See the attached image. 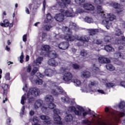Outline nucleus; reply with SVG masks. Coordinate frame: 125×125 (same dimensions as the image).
Listing matches in <instances>:
<instances>
[{"label":"nucleus","mask_w":125,"mask_h":125,"mask_svg":"<svg viewBox=\"0 0 125 125\" xmlns=\"http://www.w3.org/2000/svg\"><path fill=\"white\" fill-rule=\"evenodd\" d=\"M118 106L119 109L122 110V112H113L112 111L110 110L108 107L105 108V112H106V113H108V115H110L109 119L106 120L107 121V123H108V125H112V124L114 123V121L119 122L120 118L125 117V102L121 101L119 104Z\"/></svg>","instance_id":"nucleus-1"},{"label":"nucleus","mask_w":125,"mask_h":125,"mask_svg":"<svg viewBox=\"0 0 125 125\" xmlns=\"http://www.w3.org/2000/svg\"><path fill=\"white\" fill-rule=\"evenodd\" d=\"M62 31L63 33L66 34V36L64 37V39L68 42H74L76 39L78 41H81L82 42H88L89 41V38L87 36H77L75 37L72 35V31L69 28L63 26L62 28Z\"/></svg>","instance_id":"nucleus-2"},{"label":"nucleus","mask_w":125,"mask_h":125,"mask_svg":"<svg viewBox=\"0 0 125 125\" xmlns=\"http://www.w3.org/2000/svg\"><path fill=\"white\" fill-rule=\"evenodd\" d=\"M107 120L104 121L102 119H100L97 117V120L92 118L91 121H89L88 119H84L82 120L81 124L82 125H109V123H107Z\"/></svg>","instance_id":"nucleus-3"},{"label":"nucleus","mask_w":125,"mask_h":125,"mask_svg":"<svg viewBox=\"0 0 125 125\" xmlns=\"http://www.w3.org/2000/svg\"><path fill=\"white\" fill-rule=\"evenodd\" d=\"M41 93V91L38 88H31L29 89L27 93V97L28 98V102L31 103L35 100L33 97L39 96Z\"/></svg>","instance_id":"nucleus-4"},{"label":"nucleus","mask_w":125,"mask_h":125,"mask_svg":"<svg viewBox=\"0 0 125 125\" xmlns=\"http://www.w3.org/2000/svg\"><path fill=\"white\" fill-rule=\"evenodd\" d=\"M77 108L79 110H77L75 106H70L69 108V110L71 111V112H74L76 116L81 117L82 116V112L84 111V109L80 105H78Z\"/></svg>","instance_id":"nucleus-5"},{"label":"nucleus","mask_w":125,"mask_h":125,"mask_svg":"<svg viewBox=\"0 0 125 125\" xmlns=\"http://www.w3.org/2000/svg\"><path fill=\"white\" fill-rule=\"evenodd\" d=\"M54 115L53 116L54 120L55 121V124L56 125H61V118L59 115H58V114H60V110L58 109H55L53 111Z\"/></svg>","instance_id":"nucleus-6"},{"label":"nucleus","mask_w":125,"mask_h":125,"mask_svg":"<svg viewBox=\"0 0 125 125\" xmlns=\"http://www.w3.org/2000/svg\"><path fill=\"white\" fill-rule=\"evenodd\" d=\"M39 118L42 121H46L43 122L44 125H51L52 122L50 120V118L48 116L42 115L39 116Z\"/></svg>","instance_id":"nucleus-7"},{"label":"nucleus","mask_w":125,"mask_h":125,"mask_svg":"<svg viewBox=\"0 0 125 125\" xmlns=\"http://www.w3.org/2000/svg\"><path fill=\"white\" fill-rule=\"evenodd\" d=\"M98 61L99 63L102 64H109L111 63V60L109 58H107L104 56L99 57L98 58Z\"/></svg>","instance_id":"nucleus-8"},{"label":"nucleus","mask_w":125,"mask_h":125,"mask_svg":"<svg viewBox=\"0 0 125 125\" xmlns=\"http://www.w3.org/2000/svg\"><path fill=\"white\" fill-rule=\"evenodd\" d=\"M70 10L71 12H69L68 11H65L64 9H61L60 10L61 13H63V16H66V17H74V15H73V8H71Z\"/></svg>","instance_id":"nucleus-9"},{"label":"nucleus","mask_w":125,"mask_h":125,"mask_svg":"<svg viewBox=\"0 0 125 125\" xmlns=\"http://www.w3.org/2000/svg\"><path fill=\"white\" fill-rule=\"evenodd\" d=\"M115 43L116 44H122L125 46V37L123 36L120 39H117L115 40Z\"/></svg>","instance_id":"nucleus-10"},{"label":"nucleus","mask_w":125,"mask_h":125,"mask_svg":"<svg viewBox=\"0 0 125 125\" xmlns=\"http://www.w3.org/2000/svg\"><path fill=\"white\" fill-rule=\"evenodd\" d=\"M54 18L58 22H62L64 20V15L63 13L57 14Z\"/></svg>","instance_id":"nucleus-11"},{"label":"nucleus","mask_w":125,"mask_h":125,"mask_svg":"<svg viewBox=\"0 0 125 125\" xmlns=\"http://www.w3.org/2000/svg\"><path fill=\"white\" fill-rule=\"evenodd\" d=\"M91 76L90 72L86 70L83 71L81 73V77L83 79H88L90 78Z\"/></svg>","instance_id":"nucleus-12"},{"label":"nucleus","mask_w":125,"mask_h":125,"mask_svg":"<svg viewBox=\"0 0 125 125\" xmlns=\"http://www.w3.org/2000/svg\"><path fill=\"white\" fill-rule=\"evenodd\" d=\"M69 47V43L68 42H62L59 44L60 49L66 50Z\"/></svg>","instance_id":"nucleus-13"},{"label":"nucleus","mask_w":125,"mask_h":125,"mask_svg":"<svg viewBox=\"0 0 125 125\" xmlns=\"http://www.w3.org/2000/svg\"><path fill=\"white\" fill-rule=\"evenodd\" d=\"M72 74L70 72L65 73L63 77V80L64 82H70L72 80Z\"/></svg>","instance_id":"nucleus-14"},{"label":"nucleus","mask_w":125,"mask_h":125,"mask_svg":"<svg viewBox=\"0 0 125 125\" xmlns=\"http://www.w3.org/2000/svg\"><path fill=\"white\" fill-rule=\"evenodd\" d=\"M48 64L52 67H56V66H58V62H57L54 59H51L49 60L48 61Z\"/></svg>","instance_id":"nucleus-15"},{"label":"nucleus","mask_w":125,"mask_h":125,"mask_svg":"<svg viewBox=\"0 0 125 125\" xmlns=\"http://www.w3.org/2000/svg\"><path fill=\"white\" fill-rule=\"evenodd\" d=\"M0 25L1 27H10V28H11V27L13 26V24L9 23V21L7 20H4L3 23H0Z\"/></svg>","instance_id":"nucleus-16"},{"label":"nucleus","mask_w":125,"mask_h":125,"mask_svg":"<svg viewBox=\"0 0 125 125\" xmlns=\"http://www.w3.org/2000/svg\"><path fill=\"white\" fill-rule=\"evenodd\" d=\"M45 101L46 102H49V103L53 102L54 101V98L51 95H47L44 97Z\"/></svg>","instance_id":"nucleus-17"},{"label":"nucleus","mask_w":125,"mask_h":125,"mask_svg":"<svg viewBox=\"0 0 125 125\" xmlns=\"http://www.w3.org/2000/svg\"><path fill=\"white\" fill-rule=\"evenodd\" d=\"M88 31L90 34V36H94L99 33V29H88Z\"/></svg>","instance_id":"nucleus-18"},{"label":"nucleus","mask_w":125,"mask_h":125,"mask_svg":"<svg viewBox=\"0 0 125 125\" xmlns=\"http://www.w3.org/2000/svg\"><path fill=\"white\" fill-rule=\"evenodd\" d=\"M62 2L60 3H59V5L61 6L62 8H65V7L66 6V4H70L71 3V0H62Z\"/></svg>","instance_id":"nucleus-19"},{"label":"nucleus","mask_w":125,"mask_h":125,"mask_svg":"<svg viewBox=\"0 0 125 125\" xmlns=\"http://www.w3.org/2000/svg\"><path fill=\"white\" fill-rule=\"evenodd\" d=\"M43 102H42V100L41 99H38L36 100L35 103V109H39L42 105Z\"/></svg>","instance_id":"nucleus-20"},{"label":"nucleus","mask_w":125,"mask_h":125,"mask_svg":"<svg viewBox=\"0 0 125 125\" xmlns=\"http://www.w3.org/2000/svg\"><path fill=\"white\" fill-rule=\"evenodd\" d=\"M83 7L86 10H94V6L91 4L86 3L84 4Z\"/></svg>","instance_id":"nucleus-21"},{"label":"nucleus","mask_w":125,"mask_h":125,"mask_svg":"<svg viewBox=\"0 0 125 125\" xmlns=\"http://www.w3.org/2000/svg\"><path fill=\"white\" fill-rule=\"evenodd\" d=\"M43 60V58L42 57H39L35 61L34 64H36L37 66L42 64V61Z\"/></svg>","instance_id":"nucleus-22"},{"label":"nucleus","mask_w":125,"mask_h":125,"mask_svg":"<svg viewBox=\"0 0 125 125\" xmlns=\"http://www.w3.org/2000/svg\"><path fill=\"white\" fill-rule=\"evenodd\" d=\"M82 92H90V91H93V92H96V90H94L92 89H88L87 88H86V85H84V86L83 87V89H82Z\"/></svg>","instance_id":"nucleus-23"},{"label":"nucleus","mask_w":125,"mask_h":125,"mask_svg":"<svg viewBox=\"0 0 125 125\" xmlns=\"http://www.w3.org/2000/svg\"><path fill=\"white\" fill-rule=\"evenodd\" d=\"M45 74L47 77H51L53 74V70L51 69H47L45 70Z\"/></svg>","instance_id":"nucleus-24"},{"label":"nucleus","mask_w":125,"mask_h":125,"mask_svg":"<svg viewBox=\"0 0 125 125\" xmlns=\"http://www.w3.org/2000/svg\"><path fill=\"white\" fill-rule=\"evenodd\" d=\"M2 88L3 90V95H6V94H7V90L9 88L8 85L3 84L2 85Z\"/></svg>","instance_id":"nucleus-25"},{"label":"nucleus","mask_w":125,"mask_h":125,"mask_svg":"<svg viewBox=\"0 0 125 125\" xmlns=\"http://www.w3.org/2000/svg\"><path fill=\"white\" fill-rule=\"evenodd\" d=\"M69 27L70 28L73 29V30H75V31H77V30L79 29V27H78V25H77L76 23H73V22H70Z\"/></svg>","instance_id":"nucleus-26"},{"label":"nucleus","mask_w":125,"mask_h":125,"mask_svg":"<svg viewBox=\"0 0 125 125\" xmlns=\"http://www.w3.org/2000/svg\"><path fill=\"white\" fill-rule=\"evenodd\" d=\"M105 67L109 71H115V67L111 64H106Z\"/></svg>","instance_id":"nucleus-27"},{"label":"nucleus","mask_w":125,"mask_h":125,"mask_svg":"<svg viewBox=\"0 0 125 125\" xmlns=\"http://www.w3.org/2000/svg\"><path fill=\"white\" fill-rule=\"evenodd\" d=\"M72 83H74L75 85L76 86H81V81L79 80L78 79H74L72 80Z\"/></svg>","instance_id":"nucleus-28"},{"label":"nucleus","mask_w":125,"mask_h":125,"mask_svg":"<svg viewBox=\"0 0 125 125\" xmlns=\"http://www.w3.org/2000/svg\"><path fill=\"white\" fill-rule=\"evenodd\" d=\"M104 49L105 50H106V51H107V52H109L110 51H114L113 48L109 45H106V46H105Z\"/></svg>","instance_id":"nucleus-29"},{"label":"nucleus","mask_w":125,"mask_h":125,"mask_svg":"<svg viewBox=\"0 0 125 125\" xmlns=\"http://www.w3.org/2000/svg\"><path fill=\"white\" fill-rule=\"evenodd\" d=\"M73 115L71 114H68L66 117H65V121L66 122H72L73 121Z\"/></svg>","instance_id":"nucleus-30"},{"label":"nucleus","mask_w":125,"mask_h":125,"mask_svg":"<svg viewBox=\"0 0 125 125\" xmlns=\"http://www.w3.org/2000/svg\"><path fill=\"white\" fill-rule=\"evenodd\" d=\"M69 71V69H68V68L67 67H61L60 68V73L61 74H64V73H65V72Z\"/></svg>","instance_id":"nucleus-31"},{"label":"nucleus","mask_w":125,"mask_h":125,"mask_svg":"<svg viewBox=\"0 0 125 125\" xmlns=\"http://www.w3.org/2000/svg\"><path fill=\"white\" fill-rule=\"evenodd\" d=\"M107 19H108V21H109V22H111V21H113L116 19V16L112 14H110L108 18H107Z\"/></svg>","instance_id":"nucleus-32"},{"label":"nucleus","mask_w":125,"mask_h":125,"mask_svg":"<svg viewBox=\"0 0 125 125\" xmlns=\"http://www.w3.org/2000/svg\"><path fill=\"white\" fill-rule=\"evenodd\" d=\"M84 21L85 22H87V23H92L93 22V19L89 17H86L84 18Z\"/></svg>","instance_id":"nucleus-33"},{"label":"nucleus","mask_w":125,"mask_h":125,"mask_svg":"<svg viewBox=\"0 0 125 125\" xmlns=\"http://www.w3.org/2000/svg\"><path fill=\"white\" fill-rule=\"evenodd\" d=\"M33 122L34 123H35L34 125H41L38 124V123H39L40 120H39V118H38V117H37L36 116H34Z\"/></svg>","instance_id":"nucleus-34"},{"label":"nucleus","mask_w":125,"mask_h":125,"mask_svg":"<svg viewBox=\"0 0 125 125\" xmlns=\"http://www.w3.org/2000/svg\"><path fill=\"white\" fill-rule=\"evenodd\" d=\"M61 100L62 102H63L64 103L65 102L69 103V102H70V99L66 96L62 97Z\"/></svg>","instance_id":"nucleus-35"},{"label":"nucleus","mask_w":125,"mask_h":125,"mask_svg":"<svg viewBox=\"0 0 125 125\" xmlns=\"http://www.w3.org/2000/svg\"><path fill=\"white\" fill-rule=\"evenodd\" d=\"M42 49L44 51H48L50 49V47L48 45H44L42 46Z\"/></svg>","instance_id":"nucleus-36"},{"label":"nucleus","mask_w":125,"mask_h":125,"mask_svg":"<svg viewBox=\"0 0 125 125\" xmlns=\"http://www.w3.org/2000/svg\"><path fill=\"white\" fill-rule=\"evenodd\" d=\"M50 92L51 94L54 95L55 96H58V95H59V93L54 89L51 88Z\"/></svg>","instance_id":"nucleus-37"},{"label":"nucleus","mask_w":125,"mask_h":125,"mask_svg":"<svg viewBox=\"0 0 125 125\" xmlns=\"http://www.w3.org/2000/svg\"><path fill=\"white\" fill-rule=\"evenodd\" d=\"M57 59H58L57 62H58V64H59V65H62V64H63V63H64V62H65V60L62 59V58H61L59 56L57 57Z\"/></svg>","instance_id":"nucleus-38"},{"label":"nucleus","mask_w":125,"mask_h":125,"mask_svg":"<svg viewBox=\"0 0 125 125\" xmlns=\"http://www.w3.org/2000/svg\"><path fill=\"white\" fill-rule=\"evenodd\" d=\"M111 5L114 8H116L117 9H120V6H121V5L117 2L111 3Z\"/></svg>","instance_id":"nucleus-39"},{"label":"nucleus","mask_w":125,"mask_h":125,"mask_svg":"<svg viewBox=\"0 0 125 125\" xmlns=\"http://www.w3.org/2000/svg\"><path fill=\"white\" fill-rule=\"evenodd\" d=\"M111 21H110L108 19H106V20H104L102 21V24L104 25H111Z\"/></svg>","instance_id":"nucleus-40"},{"label":"nucleus","mask_w":125,"mask_h":125,"mask_svg":"<svg viewBox=\"0 0 125 125\" xmlns=\"http://www.w3.org/2000/svg\"><path fill=\"white\" fill-rule=\"evenodd\" d=\"M46 18L48 22H52V20H53V18L51 16V15H50L49 13L47 14L46 15Z\"/></svg>","instance_id":"nucleus-41"},{"label":"nucleus","mask_w":125,"mask_h":125,"mask_svg":"<svg viewBox=\"0 0 125 125\" xmlns=\"http://www.w3.org/2000/svg\"><path fill=\"white\" fill-rule=\"evenodd\" d=\"M56 107V105H55V104H54V103H50L49 104H48V107L49 109H54L55 107Z\"/></svg>","instance_id":"nucleus-42"},{"label":"nucleus","mask_w":125,"mask_h":125,"mask_svg":"<svg viewBox=\"0 0 125 125\" xmlns=\"http://www.w3.org/2000/svg\"><path fill=\"white\" fill-rule=\"evenodd\" d=\"M104 39L105 42H111V41H112V37L109 36H105Z\"/></svg>","instance_id":"nucleus-43"},{"label":"nucleus","mask_w":125,"mask_h":125,"mask_svg":"<svg viewBox=\"0 0 125 125\" xmlns=\"http://www.w3.org/2000/svg\"><path fill=\"white\" fill-rule=\"evenodd\" d=\"M97 9L98 10V13H99V14H100L104 12L103 11V10L102 9V7L100 5L97 6Z\"/></svg>","instance_id":"nucleus-44"},{"label":"nucleus","mask_w":125,"mask_h":125,"mask_svg":"<svg viewBox=\"0 0 125 125\" xmlns=\"http://www.w3.org/2000/svg\"><path fill=\"white\" fill-rule=\"evenodd\" d=\"M36 84L37 85H41L42 84V79H37L35 81Z\"/></svg>","instance_id":"nucleus-45"},{"label":"nucleus","mask_w":125,"mask_h":125,"mask_svg":"<svg viewBox=\"0 0 125 125\" xmlns=\"http://www.w3.org/2000/svg\"><path fill=\"white\" fill-rule=\"evenodd\" d=\"M81 55L82 56H86L87 55V52L85 50H82L81 51Z\"/></svg>","instance_id":"nucleus-46"},{"label":"nucleus","mask_w":125,"mask_h":125,"mask_svg":"<svg viewBox=\"0 0 125 125\" xmlns=\"http://www.w3.org/2000/svg\"><path fill=\"white\" fill-rule=\"evenodd\" d=\"M38 67H34L31 72V76H34L38 72Z\"/></svg>","instance_id":"nucleus-47"},{"label":"nucleus","mask_w":125,"mask_h":125,"mask_svg":"<svg viewBox=\"0 0 125 125\" xmlns=\"http://www.w3.org/2000/svg\"><path fill=\"white\" fill-rule=\"evenodd\" d=\"M42 113H44V114H47V113L48 112L47 107L45 106H42Z\"/></svg>","instance_id":"nucleus-48"},{"label":"nucleus","mask_w":125,"mask_h":125,"mask_svg":"<svg viewBox=\"0 0 125 125\" xmlns=\"http://www.w3.org/2000/svg\"><path fill=\"white\" fill-rule=\"evenodd\" d=\"M57 89H58V91L61 92V93H62V94H66V92H65V91H64V90H63V89H62V87H58L57 88Z\"/></svg>","instance_id":"nucleus-49"},{"label":"nucleus","mask_w":125,"mask_h":125,"mask_svg":"<svg viewBox=\"0 0 125 125\" xmlns=\"http://www.w3.org/2000/svg\"><path fill=\"white\" fill-rule=\"evenodd\" d=\"M20 58L21 59L20 60V62L21 63H23V62H24V60H23V59H24V54H23V52H21V55Z\"/></svg>","instance_id":"nucleus-50"},{"label":"nucleus","mask_w":125,"mask_h":125,"mask_svg":"<svg viewBox=\"0 0 125 125\" xmlns=\"http://www.w3.org/2000/svg\"><path fill=\"white\" fill-rule=\"evenodd\" d=\"M92 66V70L94 72H95V71H99V68H98V67H97L95 64H93Z\"/></svg>","instance_id":"nucleus-51"},{"label":"nucleus","mask_w":125,"mask_h":125,"mask_svg":"<svg viewBox=\"0 0 125 125\" xmlns=\"http://www.w3.org/2000/svg\"><path fill=\"white\" fill-rule=\"evenodd\" d=\"M25 100H26V94L23 95L21 97V104L22 105H24V101H25Z\"/></svg>","instance_id":"nucleus-52"},{"label":"nucleus","mask_w":125,"mask_h":125,"mask_svg":"<svg viewBox=\"0 0 125 125\" xmlns=\"http://www.w3.org/2000/svg\"><path fill=\"white\" fill-rule=\"evenodd\" d=\"M121 34H122V31L120 30V29H116L115 31L116 36H121Z\"/></svg>","instance_id":"nucleus-53"},{"label":"nucleus","mask_w":125,"mask_h":125,"mask_svg":"<svg viewBox=\"0 0 125 125\" xmlns=\"http://www.w3.org/2000/svg\"><path fill=\"white\" fill-rule=\"evenodd\" d=\"M114 56L116 58H120V57H122V54H121V53L116 52L114 54Z\"/></svg>","instance_id":"nucleus-54"},{"label":"nucleus","mask_w":125,"mask_h":125,"mask_svg":"<svg viewBox=\"0 0 125 125\" xmlns=\"http://www.w3.org/2000/svg\"><path fill=\"white\" fill-rule=\"evenodd\" d=\"M75 2L78 4H81V3H83L85 1V0H75Z\"/></svg>","instance_id":"nucleus-55"},{"label":"nucleus","mask_w":125,"mask_h":125,"mask_svg":"<svg viewBox=\"0 0 125 125\" xmlns=\"http://www.w3.org/2000/svg\"><path fill=\"white\" fill-rule=\"evenodd\" d=\"M44 28L45 29L46 31H49V30H50V29L52 28V26L49 25H46L44 26Z\"/></svg>","instance_id":"nucleus-56"},{"label":"nucleus","mask_w":125,"mask_h":125,"mask_svg":"<svg viewBox=\"0 0 125 125\" xmlns=\"http://www.w3.org/2000/svg\"><path fill=\"white\" fill-rule=\"evenodd\" d=\"M72 67L73 68H74V69H75L76 70H77V69H80V65H79L77 63H74L72 64Z\"/></svg>","instance_id":"nucleus-57"},{"label":"nucleus","mask_w":125,"mask_h":125,"mask_svg":"<svg viewBox=\"0 0 125 125\" xmlns=\"http://www.w3.org/2000/svg\"><path fill=\"white\" fill-rule=\"evenodd\" d=\"M5 79L9 81L10 80V73H7L5 75Z\"/></svg>","instance_id":"nucleus-58"},{"label":"nucleus","mask_w":125,"mask_h":125,"mask_svg":"<svg viewBox=\"0 0 125 125\" xmlns=\"http://www.w3.org/2000/svg\"><path fill=\"white\" fill-rule=\"evenodd\" d=\"M94 43H96V44H101V43H102V41L98 40H95L94 41Z\"/></svg>","instance_id":"nucleus-59"},{"label":"nucleus","mask_w":125,"mask_h":125,"mask_svg":"<svg viewBox=\"0 0 125 125\" xmlns=\"http://www.w3.org/2000/svg\"><path fill=\"white\" fill-rule=\"evenodd\" d=\"M105 85L106 87H113L115 84L113 83H107Z\"/></svg>","instance_id":"nucleus-60"},{"label":"nucleus","mask_w":125,"mask_h":125,"mask_svg":"<svg viewBox=\"0 0 125 125\" xmlns=\"http://www.w3.org/2000/svg\"><path fill=\"white\" fill-rule=\"evenodd\" d=\"M23 81H26L27 79H28V75L27 74H24L22 76Z\"/></svg>","instance_id":"nucleus-61"},{"label":"nucleus","mask_w":125,"mask_h":125,"mask_svg":"<svg viewBox=\"0 0 125 125\" xmlns=\"http://www.w3.org/2000/svg\"><path fill=\"white\" fill-rule=\"evenodd\" d=\"M76 11L78 12V13H83V12H84V11L81 8L77 9Z\"/></svg>","instance_id":"nucleus-62"},{"label":"nucleus","mask_w":125,"mask_h":125,"mask_svg":"<svg viewBox=\"0 0 125 125\" xmlns=\"http://www.w3.org/2000/svg\"><path fill=\"white\" fill-rule=\"evenodd\" d=\"M94 3L95 4H101V0H94Z\"/></svg>","instance_id":"nucleus-63"},{"label":"nucleus","mask_w":125,"mask_h":125,"mask_svg":"<svg viewBox=\"0 0 125 125\" xmlns=\"http://www.w3.org/2000/svg\"><path fill=\"white\" fill-rule=\"evenodd\" d=\"M32 70V68H31V66L29 65L26 69V71L28 73H30V72H31V71Z\"/></svg>","instance_id":"nucleus-64"}]
</instances>
